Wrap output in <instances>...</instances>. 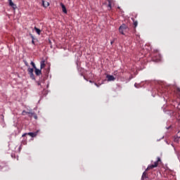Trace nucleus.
Masks as SVG:
<instances>
[{
	"instance_id": "obj_1",
	"label": "nucleus",
	"mask_w": 180,
	"mask_h": 180,
	"mask_svg": "<svg viewBox=\"0 0 180 180\" xmlns=\"http://www.w3.org/2000/svg\"><path fill=\"white\" fill-rule=\"evenodd\" d=\"M159 164H161V158L158 157L157 161L155 162L153 165H148L146 171H150V169H153V168H157Z\"/></svg>"
},
{
	"instance_id": "obj_2",
	"label": "nucleus",
	"mask_w": 180,
	"mask_h": 180,
	"mask_svg": "<svg viewBox=\"0 0 180 180\" xmlns=\"http://www.w3.org/2000/svg\"><path fill=\"white\" fill-rule=\"evenodd\" d=\"M127 29H129V27L126 25V24H122L120 27H119V32L121 34L124 35V32H127Z\"/></svg>"
},
{
	"instance_id": "obj_3",
	"label": "nucleus",
	"mask_w": 180,
	"mask_h": 180,
	"mask_svg": "<svg viewBox=\"0 0 180 180\" xmlns=\"http://www.w3.org/2000/svg\"><path fill=\"white\" fill-rule=\"evenodd\" d=\"M37 133L38 131L36 132H29L28 134H22V137H25V136H30L31 137H36V136H37Z\"/></svg>"
},
{
	"instance_id": "obj_4",
	"label": "nucleus",
	"mask_w": 180,
	"mask_h": 180,
	"mask_svg": "<svg viewBox=\"0 0 180 180\" xmlns=\"http://www.w3.org/2000/svg\"><path fill=\"white\" fill-rule=\"evenodd\" d=\"M35 71V75L39 76V75H41V69H37V68H35L34 69Z\"/></svg>"
},
{
	"instance_id": "obj_5",
	"label": "nucleus",
	"mask_w": 180,
	"mask_h": 180,
	"mask_svg": "<svg viewBox=\"0 0 180 180\" xmlns=\"http://www.w3.org/2000/svg\"><path fill=\"white\" fill-rule=\"evenodd\" d=\"M60 6L63 13H67V8H65V5H64L63 3H60Z\"/></svg>"
},
{
	"instance_id": "obj_6",
	"label": "nucleus",
	"mask_w": 180,
	"mask_h": 180,
	"mask_svg": "<svg viewBox=\"0 0 180 180\" xmlns=\"http://www.w3.org/2000/svg\"><path fill=\"white\" fill-rule=\"evenodd\" d=\"M8 2H9L10 6H12V8H13V9H16L17 6H16V5H15V4H13V2L12 1V0H8Z\"/></svg>"
},
{
	"instance_id": "obj_7",
	"label": "nucleus",
	"mask_w": 180,
	"mask_h": 180,
	"mask_svg": "<svg viewBox=\"0 0 180 180\" xmlns=\"http://www.w3.org/2000/svg\"><path fill=\"white\" fill-rule=\"evenodd\" d=\"M42 5L44 8H47L50 6V3H49V1H44V0H42Z\"/></svg>"
},
{
	"instance_id": "obj_8",
	"label": "nucleus",
	"mask_w": 180,
	"mask_h": 180,
	"mask_svg": "<svg viewBox=\"0 0 180 180\" xmlns=\"http://www.w3.org/2000/svg\"><path fill=\"white\" fill-rule=\"evenodd\" d=\"M107 78H108V81H115V79H116V78H115V77L113 75H107Z\"/></svg>"
},
{
	"instance_id": "obj_9",
	"label": "nucleus",
	"mask_w": 180,
	"mask_h": 180,
	"mask_svg": "<svg viewBox=\"0 0 180 180\" xmlns=\"http://www.w3.org/2000/svg\"><path fill=\"white\" fill-rule=\"evenodd\" d=\"M146 178H148V176H147V171H146L143 173L141 179L144 180Z\"/></svg>"
},
{
	"instance_id": "obj_10",
	"label": "nucleus",
	"mask_w": 180,
	"mask_h": 180,
	"mask_svg": "<svg viewBox=\"0 0 180 180\" xmlns=\"http://www.w3.org/2000/svg\"><path fill=\"white\" fill-rule=\"evenodd\" d=\"M44 67H46V63L44 60H41V66H40V69L43 70V68H44Z\"/></svg>"
},
{
	"instance_id": "obj_11",
	"label": "nucleus",
	"mask_w": 180,
	"mask_h": 180,
	"mask_svg": "<svg viewBox=\"0 0 180 180\" xmlns=\"http://www.w3.org/2000/svg\"><path fill=\"white\" fill-rule=\"evenodd\" d=\"M131 20L133 21L134 26L136 28V26H138V25H139V22H137V20H134V18H131Z\"/></svg>"
},
{
	"instance_id": "obj_12",
	"label": "nucleus",
	"mask_w": 180,
	"mask_h": 180,
	"mask_svg": "<svg viewBox=\"0 0 180 180\" xmlns=\"http://www.w3.org/2000/svg\"><path fill=\"white\" fill-rule=\"evenodd\" d=\"M27 71H28V74H30V75H33V72L34 71V70L33 68H29Z\"/></svg>"
},
{
	"instance_id": "obj_13",
	"label": "nucleus",
	"mask_w": 180,
	"mask_h": 180,
	"mask_svg": "<svg viewBox=\"0 0 180 180\" xmlns=\"http://www.w3.org/2000/svg\"><path fill=\"white\" fill-rule=\"evenodd\" d=\"M34 29L36 31V32L37 33V34H40V33L41 32V30H40V29L37 28V27H34Z\"/></svg>"
},
{
	"instance_id": "obj_14",
	"label": "nucleus",
	"mask_w": 180,
	"mask_h": 180,
	"mask_svg": "<svg viewBox=\"0 0 180 180\" xmlns=\"http://www.w3.org/2000/svg\"><path fill=\"white\" fill-rule=\"evenodd\" d=\"M178 139H180V136H179V131L177 133V138L174 139V141L178 142Z\"/></svg>"
},
{
	"instance_id": "obj_15",
	"label": "nucleus",
	"mask_w": 180,
	"mask_h": 180,
	"mask_svg": "<svg viewBox=\"0 0 180 180\" xmlns=\"http://www.w3.org/2000/svg\"><path fill=\"white\" fill-rule=\"evenodd\" d=\"M108 8H110V9H112V1H108Z\"/></svg>"
},
{
	"instance_id": "obj_16",
	"label": "nucleus",
	"mask_w": 180,
	"mask_h": 180,
	"mask_svg": "<svg viewBox=\"0 0 180 180\" xmlns=\"http://www.w3.org/2000/svg\"><path fill=\"white\" fill-rule=\"evenodd\" d=\"M31 65L33 67L34 69V68H36V65L34 64V62L32 61V62H31Z\"/></svg>"
},
{
	"instance_id": "obj_17",
	"label": "nucleus",
	"mask_w": 180,
	"mask_h": 180,
	"mask_svg": "<svg viewBox=\"0 0 180 180\" xmlns=\"http://www.w3.org/2000/svg\"><path fill=\"white\" fill-rule=\"evenodd\" d=\"M24 63L26 65V67H29V63H27V61L25 60Z\"/></svg>"
},
{
	"instance_id": "obj_18",
	"label": "nucleus",
	"mask_w": 180,
	"mask_h": 180,
	"mask_svg": "<svg viewBox=\"0 0 180 180\" xmlns=\"http://www.w3.org/2000/svg\"><path fill=\"white\" fill-rule=\"evenodd\" d=\"M27 115H30L31 116H33L34 112H27Z\"/></svg>"
},
{
	"instance_id": "obj_19",
	"label": "nucleus",
	"mask_w": 180,
	"mask_h": 180,
	"mask_svg": "<svg viewBox=\"0 0 180 180\" xmlns=\"http://www.w3.org/2000/svg\"><path fill=\"white\" fill-rule=\"evenodd\" d=\"M30 77L32 78V79H34V75L32 73V75H30Z\"/></svg>"
},
{
	"instance_id": "obj_20",
	"label": "nucleus",
	"mask_w": 180,
	"mask_h": 180,
	"mask_svg": "<svg viewBox=\"0 0 180 180\" xmlns=\"http://www.w3.org/2000/svg\"><path fill=\"white\" fill-rule=\"evenodd\" d=\"M177 91L179 92V94L180 95V88H177Z\"/></svg>"
},
{
	"instance_id": "obj_21",
	"label": "nucleus",
	"mask_w": 180,
	"mask_h": 180,
	"mask_svg": "<svg viewBox=\"0 0 180 180\" xmlns=\"http://www.w3.org/2000/svg\"><path fill=\"white\" fill-rule=\"evenodd\" d=\"M22 144H27V142L25 141H22Z\"/></svg>"
},
{
	"instance_id": "obj_22",
	"label": "nucleus",
	"mask_w": 180,
	"mask_h": 180,
	"mask_svg": "<svg viewBox=\"0 0 180 180\" xmlns=\"http://www.w3.org/2000/svg\"><path fill=\"white\" fill-rule=\"evenodd\" d=\"M34 119H37V115H34Z\"/></svg>"
},
{
	"instance_id": "obj_23",
	"label": "nucleus",
	"mask_w": 180,
	"mask_h": 180,
	"mask_svg": "<svg viewBox=\"0 0 180 180\" xmlns=\"http://www.w3.org/2000/svg\"><path fill=\"white\" fill-rule=\"evenodd\" d=\"M115 43V41H112L111 42H110V44H113Z\"/></svg>"
},
{
	"instance_id": "obj_24",
	"label": "nucleus",
	"mask_w": 180,
	"mask_h": 180,
	"mask_svg": "<svg viewBox=\"0 0 180 180\" xmlns=\"http://www.w3.org/2000/svg\"><path fill=\"white\" fill-rule=\"evenodd\" d=\"M32 44H34V40H32Z\"/></svg>"
},
{
	"instance_id": "obj_25",
	"label": "nucleus",
	"mask_w": 180,
	"mask_h": 180,
	"mask_svg": "<svg viewBox=\"0 0 180 180\" xmlns=\"http://www.w3.org/2000/svg\"><path fill=\"white\" fill-rule=\"evenodd\" d=\"M95 85H96V86H99L98 85V84H96V83H95Z\"/></svg>"
},
{
	"instance_id": "obj_26",
	"label": "nucleus",
	"mask_w": 180,
	"mask_h": 180,
	"mask_svg": "<svg viewBox=\"0 0 180 180\" xmlns=\"http://www.w3.org/2000/svg\"><path fill=\"white\" fill-rule=\"evenodd\" d=\"M37 85H41L40 82H38V83H37Z\"/></svg>"
}]
</instances>
